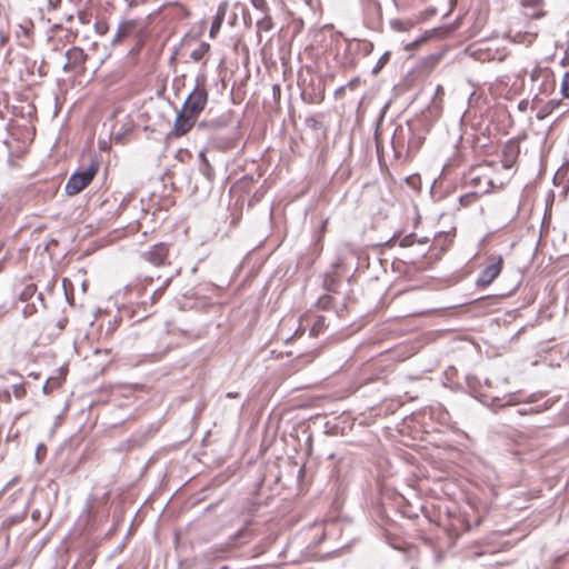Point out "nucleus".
<instances>
[{"label":"nucleus","instance_id":"obj_29","mask_svg":"<svg viewBox=\"0 0 569 569\" xmlns=\"http://www.w3.org/2000/svg\"><path fill=\"white\" fill-rule=\"evenodd\" d=\"M428 241H429V238H427V237L419 239V243H426Z\"/></svg>","mask_w":569,"mask_h":569},{"label":"nucleus","instance_id":"obj_31","mask_svg":"<svg viewBox=\"0 0 569 569\" xmlns=\"http://www.w3.org/2000/svg\"><path fill=\"white\" fill-rule=\"evenodd\" d=\"M200 158H201V159H203V160H206V159H204V153H202V152H201V153H200Z\"/></svg>","mask_w":569,"mask_h":569},{"label":"nucleus","instance_id":"obj_19","mask_svg":"<svg viewBox=\"0 0 569 569\" xmlns=\"http://www.w3.org/2000/svg\"><path fill=\"white\" fill-rule=\"evenodd\" d=\"M543 0H521V4L525 7L539 8Z\"/></svg>","mask_w":569,"mask_h":569},{"label":"nucleus","instance_id":"obj_23","mask_svg":"<svg viewBox=\"0 0 569 569\" xmlns=\"http://www.w3.org/2000/svg\"><path fill=\"white\" fill-rule=\"evenodd\" d=\"M472 196H470V193H467L466 196H462L460 197V203H462L463 206L468 204L469 201L471 200Z\"/></svg>","mask_w":569,"mask_h":569},{"label":"nucleus","instance_id":"obj_14","mask_svg":"<svg viewBox=\"0 0 569 569\" xmlns=\"http://www.w3.org/2000/svg\"><path fill=\"white\" fill-rule=\"evenodd\" d=\"M548 73V70L542 69V67L535 66V68L529 72V77L532 82H537L541 77H547Z\"/></svg>","mask_w":569,"mask_h":569},{"label":"nucleus","instance_id":"obj_17","mask_svg":"<svg viewBox=\"0 0 569 569\" xmlns=\"http://www.w3.org/2000/svg\"><path fill=\"white\" fill-rule=\"evenodd\" d=\"M256 10H259L262 14L268 11V3L266 0H250Z\"/></svg>","mask_w":569,"mask_h":569},{"label":"nucleus","instance_id":"obj_30","mask_svg":"<svg viewBox=\"0 0 569 569\" xmlns=\"http://www.w3.org/2000/svg\"><path fill=\"white\" fill-rule=\"evenodd\" d=\"M41 448H42V445L39 446L38 449H37V457H38L39 452H41Z\"/></svg>","mask_w":569,"mask_h":569},{"label":"nucleus","instance_id":"obj_3","mask_svg":"<svg viewBox=\"0 0 569 569\" xmlns=\"http://www.w3.org/2000/svg\"><path fill=\"white\" fill-rule=\"evenodd\" d=\"M503 264V258L501 256L491 258L489 264L480 271L476 284L479 287L490 286L493 280L499 277Z\"/></svg>","mask_w":569,"mask_h":569},{"label":"nucleus","instance_id":"obj_22","mask_svg":"<svg viewBox=\"0 0 569 569\" xmlns=\"http://www.w3.org/2000/svg\"><path fill=\"white\" fill-rule=\"evenodd\" d=\"M390 59V53L389 52H386L385 54L381 56L379 62H378V66L376 67V69L378 70V68L382 67L383 64H386V62Z\"/></svg>","mask_w":569,"mask_h":569},{"label":"nucleus","instance_id":"obj_25","mask_svg":"<svg viewBox=\"0 0 569 569\" xmlns=\"http://www.w3.org/2000/svg\"><path fill=\"white\" fill-rule=\"evenodd\" d=\"M61 0H48V4L50 8H56L59 6Z\"/></svg>","mask_w":569,"mask_h":569},{"label":"nucleus","instance_id":"obj_2","mask_svg":"<svg viewBox=\"0 0 569 569\" xmlns=\"http://www.w3.org/2000/svg\"><path fill=\"white\" fill-rule=\"evenodd\" d=\"M209 100V93L203 83L197 80L192 91L184 100V107L190 116L197 122L201 111H203Z\"/></svg>","mask_w":569,"mask_h":569},{"label":"nucleus","instance_id":"obj_6","mask_svg":"<svg viewBox=\"0 0 569 569\" xmlns=\"http://www.w3.org/2000/svg\"><path fill=\"white\" fill-rule=\"evenodd\" d=\"M67 61L63 64L64 71L77 70L86 61V54L83 50L78 48L68 49L66 52Z\"/></svg>","mask_w":569,"mask_h":569},{"label":"nucleus","instance_id":"obj_8","mask_svg":"<svg viewBox=\"0 0 569 569\" xmlns=\"http://www.w3.org/2000/svg\"><path fill=\"white\" fill-rule=\"evenodd\" d=\"M136 22L133 20L122 21L116 30L113 42H121L122 39L129 37L133 32Z\"/></svg>","mask_w":569,"mask_h":569},{"label":"nucleus","instance_id":"obj_1","mask_svg":"<svg viewBox=\"0 0 569 569\" xmlns=\"http://www.w3.org/2000/svg\"><path fill=\"white\" fill-rule=\"evenodd\" d=\"M99 171V160L91 159L89 166L84 169L77 170L71 174L66 183L64 190L67 194H77L90 186Z\"/></svg>","mask_w":569,"mask_h":569},{"label":"nucleus","instance_id":"obj_20","mask_svg":"<svg viewBox=\"0 0 569 569\" xmlns=\"http://www.w3.org/2000/svg\"><path fill=\"white\" fill-rule=\"evenodd\" d=\"M13 392H14L17 398L23 397L24 389H23L22 385H14L13 386Z\"/></svg>","mask_w":569,"mask_h":569},{"label":"nucleus","instance_id":"obj_4","mask_svg":"<svg viewBox=\"0 0 569 569\" xmlns=\"http://www.w3.org/2000/svg\"><path fill=\"white\" fill-rule=\"evenodd\" d=\"M196 123L192 116H190L188 109L182 104L180 113L177 114V119L173 122V137H183L184 133L191 130Z\"/></svg>","mask_w":569,"mask_h":569},{"label":"nucleus","instance_id":"obj_33","mask_svg":"<svg viewBox=\"0 0 569 569\" xmlns=\"http://www.w3.org/2000/svg\"><path fill=\"white\" fill-rule=\"evenodd\" d=\"M243 569H259V568H257V567H252V568H243Z\"/></svg>","mask_w":569,"mask_h":569},{"label":"nucleus","instance_id":"obj_9","mask_svg":"<svg viewBox=\"0 0 569 569\" xmlns=\"http://www.w3.org/2000/svg\"><path fill=\"white\" fill-rule=\"evenodd\" d=\"M224 14H226V7L220 6L217 11L216 17L212 20V26L209 30L210 38H214L217 32H219L220 28L222 27V21H223Z\"/></svg>","mask_w":569,"mask_h":569},{"label":"nucleus","instance_id":"obj_12","mask_svg":"<svg viewBox=\"0 0 569 569\" xmlns=\"http://www.w3.org/2000/svg\"><path fill=\"white\" fill-rule=\"evenodd\" d=\"M411 26V21L399 20V18H395L390 21V27L393 30H398V32H405V30H409Z\"/></svg>","mask_w":569,"mask_h":569},{"label":"nucleus","instance_id":"obj_24","mask_svg":"<svg viewBox=\"0 0 569 569\" xmlns=\"http://www.w3.org/2000/svg\"><path fill=\"white\" fill-rule=\"evenodd\" d=\"M52 386H51V381L50 379L46 381L44 386H43V391L46 392V395H48V392H50Z\"/></svg>","mask_w":569,"mask_h":569},{"label":"nucleus","instance_id":"obj_5","mask_svg":"<svg viewBox=\"0 0 569 569\" xmlns=\"http://www.w3.org/2000/svg\"><path fill=\"white\" fill-rule=\"evenodd\" d=\"M168 254L169 248L166 242H158L146 252H143L142 258L149 261L151 264L160 266L166 263Z\"/></svg>","mask_w":569,"mask_h":569},{"label":"nucleus","instance_id":"obj_28","mask_svg":"<svg viewBox=\"0 0 569 569\" xmlns=\"http://www.w3.org/2000/svg\"><path fill=\"white\" fill-rule=\"evenodd\" d=\"M20 29H21V32H23L24 34H28V32H29V27H23V26H21V27H20Z\"/></svg>","mask_w":569,"mask_h":569},{"label":"nucleus","instance_id":"obj_26","mask_svg":"<svg viewBox=\"0 0 569 569\" xmlns=\"http://www.w3.org/2000/svg\"><path fill=\"white\" fill-rule=\"evenodd\" d=\"M518 400H516V396H511L510 399L507 401V406H512V403H517Z\"/></svg>","mask_w":569,"mask_h":569},{"label":"nucleus","instance_id":"obj_21","mask_svg":"<svg viewBox=\"0 0 569 569\" xmlns=\"http://www.w3.org/2000/svg\"><path fill=\"white\" fill-rule=\"evenodd\" d=\"M163 291H164V287H160V289L153 291L152 296H151V302H156L158 300V298L162 296Z\"/></svg>","mask_w":569,"mask_h":569},{"label":"nucleus","instance_id":"obj_16","mask_svg":"<svg viewBox=\"0 0 569 569\" xmlns=\"http://www.w3.org/2000/svg\"><path fill=\"white\" fill-rule=\"evenodd\" d=\"M560 92L569 99V71H566L560 83Z\"/></svg>","mask_w":569,"mask_h":569},{"label":"nucleus","instance_id":"obj_27","mask_svg":"<svg viewBox=\"0 0 569 569\" xmlns=\"http://www.w3.org/2000/svg\"><path fill=\"white\" fill-rule=\"evenodd\" d=\"M533 18H540L543 17V11H538L537 13L532 14Z\"/></svg>","mask_w":569,"mask_h":569},{"label":"nucleus","instance_id":"obj_11","mask_svg":"<svg viewBox=\"0 0 569 569\" xmlns=\"http://www.w3.org/2000/svg\"><path fill=\"white\" fill-rule=\"evenodd\" d=\"M210 49V44L208 42H201L197 46L196 49H192L190 52V58L192 61H200L202 57L208 53Z\"/></svg>","mask_w":569,"mask_h":569},{"label":"nucleus","instance_id":"obj_18","mask_svg":"<svg viewBox=\"0 0 569 569\" xmlns=\"http://www.w3.org/2000/svg\"><path fill=\"white\" fill-rule=\"evenodd\" d=\"M415 241H416L415 236L408 234V236L401 238L400 246L401 247H411L412 243H415Z\"/></svg>","mask_w":569,"mask_h":569},{"label":"nucleus","instance_id":"obj_13","mask_svg":"<svg viewBox=\"0 0 569 569\" xmlns=\"http://www.w3.org/2000/svg\"><path fill=\"white\" fill-rule=\"evenodd\" d=\"M432 34H433V32H432V31H427V32H425V33H423V36H422V37H420V38H418V39H415V41H412V42H410V43H407V44L405 46V48H406L407 50H413V49L418 48V46H420L421 43H425V42H426V40H428L429 38H431V37H432Z\"/></svg>","mask_w":569,"mask_h":569},{"label":"nucleus","instance_id":"obj_10","mask_svg":"<svg viewBox=\"0 0 569 569\" xmlns=\"http://www.w3.org/2000/svg\"><path fill=\"white\" fill-rule=\"evenodd\" d=\"M229 120V116H221L219 119L200 122V127L209 128L210 130H219V128L228 126Z\"/></svg>","mask_w":569,"mask_h":569},{"label":"nucleus","instance_id":"obj_15","mask_svg":"<svg viewBox=\"0 0 569 569\" xmlns=\"http://www.w3.org/2000/svg\"><path fill=\"white\" fill-rule=\"evenodd\" d=\"M256 26L259 30H270L272 28V21L270 16L264 13L262 17L258 19Z\"/></svg>","mask_w":569,"mask_h":569},{"label":"nucleus","instance_id":"obj_7","mask_svg":"<svg viewBox=\"0 0 569 569\" xmlns=\"http://www.w3.org/2000/svg\"><path fill=\"white\" fill-rule=\"evenodd\" d=\"M518 153V144L515 142H508L502 149V166L506 169H510V167L516 162Z\"/></svg>","mask_w":569,"mask_h":569},{"label":"nucleus","instance_id":"obj_32","mask_svg":"<svg viewBox=\"0 0 569 569\" xmlns=\"http://www.w3.org/2000/svg\"><path fill=\"white\" fill-rule=\"evenodd\" d=\"M227 396L228 397H236V395H233V393H228Z\"/></svg>","mask_w":569,"mask_h":569}]
</instances>
